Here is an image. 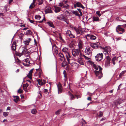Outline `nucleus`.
I'll return each instance as SVG.
<instances>
[{"instance_id":"obj_1","label":"nucleus","mask_w":126,"mask_h":126,"mask_svg":"<svg viewBox=\"0 0 126 126\" xmlns=\"http://www.w3.org/2000/svg\"><path fill=\"white\" fill-rule=\"evenodd\" d=\"M94 63L92 62V63L93 64V67L95 69L94 72L96 76L98 78L100 79L102 76V68L99 65H97L94 64Z\"/></svg>"},{"instance_id":"obj_2","label":"nucleus","mask_w":126,"mask_h":126,"mask_svg":"<svg viewBox=\"0 0 126 126\" xmlns=\"http://www.w3.org/2000/svg\"><path fill=\"white\" fill-rule=\"evenodd\" d=\"M72 53L73 56L75 58H81L82 53L79 49H74L72 51Z\"/></svg>"},{"instance_id":"obj_3","label":"nucleus","mask_w":126,"mask_h":126,"mask_svg":"<svg viewBox=\"0 0 126 126\" xmlns=\"http://www.w3.org/2000/svg\"><path fill=\"white\" fill-rule=\"evenodd\" d=\"M121 26H122L124 27H126V24L122 26L118 25L116 28V31L119 34H122L125 32V30L121 28Z\"/></svg>"},{"instance_id":"obj_4","label":"nucleus","mask_w":126,"mask_h":126,"mask_svg":"<svg viewBox=\"0 0 126 126\" xmlns=\"http://www.w3.org/2000/svg\"><path fill=\"white\" fill-rule=\"evenodd\" d=\"M103 49H104V53L106 55V57H107V56H109V53L111 51V48L109 47H103Z\"/></svg>"},{"instance_id":"obj_5","label":"nucleus","mask_w":126,"mask_h":126,"mask_svg":"<svg viewBox=\"0 0 126 126\" xmlns=\"http://www.w3.org/2000/svg\"><path fill=\"white\" fill-rule=\"evenodd\" d=\"M103 55L102 53L97 54L95 56L96 61L98 62L100 61L103 57Z\"/></svg>"},{"instance_id":"obj_6","label":"nucleus","mask_w":126,"mask_h":126,"mask_svg":"<svg viewBox=\"0 0 126 126\" xmlns=\"http://www.w3.org/2000/svg\"><path fill=\"white\" fill-rule=\"evenodd\" d=\"M110 57L108 55L107 56L105 63V66L106 67H108L110 65Z\"/></svg>"},{"instance_id":"obj_7","label":"nucleus","mask_w":126,"mask_h":126,"mask_svg":"<svg viewBox=\"0 0 126 126\" xmlns=\"http://www.w3.org/2000/svg\"><path fill=\"white\" fill-rule=\"evenodd\" d=\"M85 37H86L87 40H88L87 37L89 38L91 40H95L96 39V37L92 34H87V35H86Z\"/></svg>"},{"instance_id":"obj_8","label":"nucleus","mask_w":126,"mask_h":126,"mask_svg":"<svg viewBox=\"0 0 126 126\" xmlns=\"http://www.w3.org/2000/svg\"><path fill=\"white\" fill-rule=\"evenodd\" d=\"M89 47H87L86 49L85 52L88 55H91L92 50Z\"/></svg>"},{"instance_id":"obj_9","label":"nucleus","mask_w":126,"mask_h":126,"mask_svg":"<svg viewBox=\"0 0 126 126\" xmlns=\"http://www.w3.org/2000/svg\"><path fill=\"white\" fill-rule=\"evenodd\" d=\"M90 46L96 49L98 47L99 45L98 43H91Z\"/></svg>"},{"instance_id":"obj_10","label":"nucleus","mask_w":126,"mask_h":126,"mask_svg":"<svg viewBox=\"0 0 126 126\" xmlns=\"http://www.w3.org/2000/svg\"><path fill=\"white\" fill-rule=\"evenodd\" d=\"M66 16L64 14H61L59 15L57 17V18L59 20H65Z\"/></svg>"},{"instance_id":"obj_11","label":"nucleus","mask_w":126,"mask_h":126,"mask_svg":"<svg viewBox=\"0 0 126 126\" xmlns=\"http://www.w3.org/2000/svg\"><path fill=\"white\" fill-rule=\"evenodd\" d=\"M78 46L79 48L78 49H82L83 47V44L82 41L81 40H79L78 42Z\"/></svg>"},{"instance_id":"obj_12","label":"nucleus","mask_w":126,"mask_h":126,"mask_svg":"<svg viewBox=\"0 0 126 126\" xmlns=\"http://www.w3.org/2000/svg\"><path fill=\"white\" fill-rule=\"evenodd\" d=\"M59 5L61 7H63L64 8H68L69 7V5L67 4H66V5H65L63 4V3L62 1L60 3H59Z\"/></svg>"},{"instance_id":"obj_13","label":"nucleus","mask_w":126,"mask_h":126,"mask_svg":"<svg viewBox=\"0 0 126 126\" xmlns=\"http://www.w3.org/2000/svg\"><path fill=\"white\" fill-rule=\"evenodd\" d=\"M59 56L60 57L59 59L60 60L63 61L65 60V58L64 57V55L63 54L61 53H59L58 54Z\"/></svg>"},{"instance_id":"obj_14","label":"nucleus","mask_w":126,"mask_h":126,"mask_svg":"<svg viewBox=\"0 0 126 126\" xmlns=\"http://www.w3.org/2000/svg\"><path fill=\"white\" fill-rule=\"evenodd\" d=\"M38 84L39 85L41 86L44 84L46 83V81L44 80L38 79L37 80Z\"/></svg>"},{"instance_id":"obj_15","label":"nucleus","mask_w":126,"mask_h":126,"mask_svg":"<svg viewBox=\"0 0 126 126\" xmlns=\"http://www.w3.org/2000/svg\"><path fill=\"white\" fill-rule=\"evenodd\" d=\"M51 8L50 7H48L46 10L45 11V14H47L49 13H52V11L51 10Z\"/></svg>"},{"instance_id":"obj_16","label":"nucleus","mask_w":126,"mask_h":126,"mask_svg":"<svg viewBox=\"0 0 126 126\" xmlns=\"http://www.w3.org/2000/svg\"><path fill=\"white\" fill-rule=\"evenodd\" d=\"M16 42L15 41L13 42V44L11 46V48L13 51H15L16 50Z\"/></svg>"},{"instance_id":"obj_17","label":"nucleus","mask_w":126,"mask_h":126,"mask_svg":"<svg viewBox=\"0 0 126 126\" xmlns=\"http://www.w3.org/2000/svg\"><path fill=\"white\" fill-rule=\"evenodd\" d=\"M34 68L32 69L29 72V74L27 75V76L30 79H32V73L33 72Z\"/></svg>"},{"instance_id":"obj_18","label":"nucleus","mask_w":126,"mask_h":126,"mask_svg":"<svg viewBox=\"0 0 126 126\" xmlns=\"http://www.w3.org/2000/svg\"><path fill=\"white\" fill-rule=\"evenodd\" d=\"M75 30L77 34L81 35L83 33V31L79 29H75Z\"/></svg>"},{"instance_id":"obj_19","label":"nucleus","mask_w":126,"mask_h":126,"mask_svg":"<svg viewBox=\"0 0 126 126\" xmlns=\"http://www.w3.org/2000/svg\"><path fill=\"white\" fill-rule=\"evenodd\" d=\"M58 88V94L61 93L62 92V87L60 85H57Z\"/></svg>"},{"instance_id":"obj_20","label":"nucleus","mask_w":126,"mask_h":126,"mask_svg":"<svg viewBox=\"0 0 126 126\" xmlns=\"http://www.w3.org/2000/svg\"><path fill=\"white\" fill-rule=\"evenodd\" d=\"M78 59V62L81 65H84V62L83 61L81 58H79Z\"/></svg>"},{"instance_id":"obj_21","label":"nucleus","mask_w":126,"mask_h":126,"mask_svg":"<svg viewBox=\"0 0 126 126\" xmlns=\"http://www.w3.org/2000/svg\"><path fill=\"white\" fill-rule=\"evenodd\" d=\"M72 13L73 14L75 15V16L80 17L81 16L78 13V12L77 11H73L72 12Z\"/></svg>"},{"instance_id":"obj_22","label":"nucleus","mask_w":126,"mask_h":126,"mask_svg":"<svg viewBox=\"0 0 126 126\" xmlns=\"http://www.w3.org/2000/svg\"><path fill=\"white\" fill-rule=\"evenodd\" d=\"M93 22L94 21H100L99 18L97 17L94 16L93 17V20H92Z\"/></svg>"},{"instance_id":"obj_23","label":"nucleus","mask_w":126,"mask_h":126,"mask_svg":"<svg viewBox=\"0 0 126 126\" xmlns=\"http://www.w3.org/2000/svg\"><path fill=\"white\" fill-rule=\"evenodd\" d=\"M28 86V84L26 83L25 84H24L23 85V87L24 90L26 92H27V88Z\"/></svg>"},{"instance_id":"obj_24","label":"nucleus","mask_w":126,"mask_h":126,"mask_svg":"<svg viewBox=\"0 0 126 126\" xmlns=\"http://www.w3.org/2000/svg\"><path fill=\"white\" fill-rule=\"evenodd\" d=\"M55 8V11L56 13L59 12L61 10V8L59 7H56Z\"/></svg>"},{"instance_id":"obj_25","label":"nucleus","mask_w":126,"mask_h":126,"mask_svg":"<svg viewBox=\"0 0 126 126\" xmlns=\"http://www.w3.org/2000/svg\"><path fill=\"white\" fill-rule=\"evenodd\" d=\"M62 50L63 52L66 54L68 53V48L66 47H64L62 49Z\"/></svg>"},{"instance_id":"obj_26","label":"nucleus","mask_w":126,"mask_h":126,"mask_svg":"<svg viewBox=\"0 0 126 126\" xmlns=\"http://www.w3.org/2000/svg\"><path fill=\"white\" fill-rule=\"evenodd\" d=\"M47 24L49 25V26H50L51 27L53 28L54 27V26L53 25V23L52 22H47Z\"/></svg>"},{"instance_id":"obj_27","label":"nucleus","mask_w":126,"mask_h":126,"mask_svg":"<svg viewBox=\"0 0 126 126\" xmlns=\"http://www.w3.org/2000/svg\"><path fill=\"white\" fill-rule=\"evenodd\" d=\"M34 3V0H33V2L29 6V8H33L35 6Z\"/></svg>"},{"instance_id":"obj_28","label":"nucleus","mask_w":126,"mask_h":126,"mask_svg":"<svg viewBox=\"0 0 126 126\" xmlns=\"http://www.w3.org/2000/svg\"><path fill=\"white\" fill-rule=\"evenodd\" d=\"M126 72V70H124L122 71L119 75V76L121 78Z\"/></svg>"},{"instance_id":"obj_29","label":"nucleus","mask_w":126,"mask_h":126,"mask_svg":"<svg viewBox=\"0 0 126 126\" xmlns=\"http://www.w3.org/2000/svg\"><path fill=\"white\" fill-rule=\"evenodd\" d=\"M69 94L70 96L71 100H74L75 98L74 96L71 93H69Z\"/></svg>"},{"instance_id":"obj_30","label":"nucleus","mask_w":126,"mask_h":126,"mask_svg":"<svg viewBox=\"0 0 126 126\" xmlns=\"http://www.w3.org/2000/svg\"><path fill=\"white\" fill-rule=\"evenodd\" d=\"M96 13L98 15L99 17H100L101 15L103 14L102 12L100 11H97L96 12Z\"/></svg>"},{"instance_id":"obj_31","label":"nucleus","mask_w":126,"mask_h":126,"mask_svg":"<svg viewBox=\"0 0 126 126\" xmlns=\"http://www.w3.org/2000/svg\"><path fill=\"white\" fill-rule=\"evenodd\" d=\"M71 33V32L70 31L67 30V31L66 32V34L67 36H69Z\"/></svg>"},{"instance_id":"obj_32","label":"nucleus","mask_w":126,"mask_h":126,"mask_svg":"<svg viewBox=\"0 0 126 126\" xmlns=\"http://www.w3.org/2000/svg\"><path fill=\"white\" fill-rule=\"evenodd\" d=\"M19 97L18 96H16V98H14V100L15 102L17 103L19 101Z\"/></svg>"},{"instance_id":"obj_33","label":"nucleus","mask_w":126,"mask_h":126,"mask_svg":"<svg viewBox=\"0 0 126 126\" xmlns=\"http://www.w3.org/2000/svg\"><path fill=\"white\" fill-rule=\"evenodd\" d=\"M27 51V50L25 48H24L22 50L21 53V55H22L24 54Z\"/></svg>"},{"instance_id":"obj_34","label":"nucleus","mask_w":126,"mask_h":126,"mask_svg":"<svg viewBox=\"0 0 126 126\" xmlns=\"http://www.w3.org/2000/svg\"><path fill=\"white\" fill-rule=\"evenodd\" d=\"M15 61L17 63H21L20 61L17 58L15 59Z\"/></svg>"},{"instance_id":"obj_35","label":"nucleus","mask_w":126,"mask_h":126,"mask_svg":"<svg viewBox=\"0 0 126 126\" xmlns=\"http://www.w3.org/2000/svg\"><path fill=\"white\" fill-rule=\"evenodd\" d=\"M66 65V62L65 61H63L62 63V67H64Z\"/></svg>"},{"instance_id":"obj_36","label":"nucleus","mask_w":126,"mask_h":126,"mask_svg":"<svg viewBox=\"0 0 126 126\" xmlns=\"http://www.w3.org/2000/svg\"><path fill=\"white\" fill-rule=\"evenodd\" d=\"M77 6L78 7H80L81 6L82 4L79 2H76Z\"/></svg>"},{"instance_id":"obj_37","label":"nucleus","mask_w":126,"mask_h":126,"mask_svg":"<svg viewBox=\"0 0 126 126\" xmlns=\"http://www.w3.org/2000/svg\"><path fill=\"white\" fill-rule=\"evenodd\" d=\"M9 114V112H3V115L4 117H6Z\"/></svg>"},{"instance_id":"obj_38","label":"nucleus","mask_w":126,"mask_h":126,"mask_svg":"<svg viewBox=\"0 0 126 126\" xmlns=\"http://www.w3.org/2000/svg\"><path fill=\"white\" fill-rule=\"evenodd\" d=\"M61 110V109L58 110L55 112V114L57 115L59 114Z\"/></svg>"},{"instance_id":"obj_39","label":"nucleus","mask_w":126,"mask_h":126,"mask_svg":"<svg viewBox=\"0 0 126 126\" xmlns=\"http://www.w3.org/2000/svg\"><path fill=\"white\" fill-rule=\"evenodd\" d=\"M41 17V16L39 15H36L35 16V18L37 20H39Z\"/></svg>"},{"instance_id":"obj_40","label":"nucleus","mask_w":126,"mask_h":126,"mask_svg":"<svg viewBox=\"0 0 126 126\" xmlns=\"http://www.w3.org/2000/svg\"><path fill=\"white\" fill-rule=\"evenodd\" d=\"M79 65L78 64L76 63H74L73 65V66H76V68H78Z\"/></svg>"},{"instance_id":"obj_41","label":"nucleus","mask_w":126,"mask_h":126,"mask_svg":"<svg viewBox=\"0 0 126 126\" xmlns=\"http://www.w3.org/2000/svg\"><path fill=\"white\" fill-rule=\"evenodd\" d=\"M31 112L33 114H34L36 113V110L35 109H34L32 110Z\"/></svg>"},{"instance_id":"obj_42","label":"nucleus","mask_w":126,"mask_h":126,"mask_svg":"<svg viewBox=\"0 0 126 126\" xmlns=\"http://www.w3.org/2000/svg\"><path fill=\"white\" fill-rule=\"evenodd\" d=\"M25 61L26 63H27V64H29H29L30 63V61H29V58H27V59H25Z\"/></svg>"},{"instance_id":"obj_43","label":"nucleus","mask_w":126,"mask_h":126,"mask_svg":"<svg viewBox=\"0 0 126 126\" xmlns=\"http://www.w3.org/2000/svg\"><path fill=\"white\" fill-rule=\"evenodd\" d=\"M81 55V57H84L85 58V59L86 60H88L90 59V58L89 57H88L84 55H83L82 54Z\"/></svg>"},{"instance_id":"obj_44","label":"nucleus","mask_w":126,"mask_h":126,"mask_svg":"<svg viewBox=\"0 0 126 126\" xmlns=\"http://www.w3.org/2000/svg\"><path fill=\"white\" fill-rule=\"evenodd\" d=\"M38 4L39 5H41L43 4V0H38Z\"/></svg>"},{"instance_id":"obj_45","label":"nucleus","mask_w":126,"mask_h":126,"mask_svg":"<svg viewBox=\"0 0 126 126\" xmlns=\"http://www.w3.org/2000/svg\"><path fill=\"white\" fill-rule=\"evenodd\" d=\"M30 40H28L27 41H24V44L25 45H28L30 42Z\"/></svg>"},{"instance_id":"obj_46","label":"nucleus","mask_w":126,"mask_h":126,"mask_svg":"<svg viewBox=\"0 0 126 126\" xmlns=\"http://www.w3.org/2000/svg\"><path fill=\"white\" fill-rule=\"evenodd\" d=\"M69 36L71 38H74L75 37V36L74 35L72 34L71 33L70 34Z\"/></svg>"},{"instance_id":"obj_47","label":"nucleus","mask_w":126,"mask_h":126,"mask_svg":"<svg viewBox=\"0 0 126 126\" xmlns=\"http://www.w3.org/2000/svg\"><path fill=\"white\" fill-rule=\"evenodd\" d=\"M32 32L30 30H28L26 32V34H32Z\"/></svg>"},{"instance_id":"obj_48","label":"nucleus","mask_w":126,"mask_h":126,"mask_svg":"<svg viewBox=\"0 0 126 126\" xmlns=\"http://www.w3.org/2000/svg\"><path fill=\"white\" fill-rule=\"evenodd\" d=\"M61 1H62L63 3V4H66L68 2L67 0H62Z\"/></svg>"},{"instance_id":"obj_49","label":"nucleus","mask_w":126,"mask_h":126,"mask_svg":"<svg viewBox=\"0 0 126 126\" xmlns=\"http://www.w3.org/2000/svg\"><path fill=\"white\" fill-rule=\"evenodd\" d=\"M77 10L79 12L80 14V16H82V13L81 11V10L80 9H77Z\"/></svg>"},{"instance_id":"obj_50","label":"nucleus","mask_w":126,"mask_h":126,"mask_svg":"<svg viewBox=\"0 0 126 126\" xmlns=\"http://www.w3.org/2000/svg\"><path fill=\"white\" fill-rule=\"evenodd\" d=\"M39 72L38 73V75L39 77V78H40L41 77V75L42 74V72L41 70H40V71H39Z\"/></svg>"},{"instance_id":"obj_51","label":"nucleus","mask_w":126,"mask_h":126,"mask_svg":"<svg viewBox=\"0 0 126 126\" xmlns=\"http://www.w3.org/2000/svg\"><path fill=\"white\" fill-rule=\"evenodd\" d=\"M66 59L67 60V61H68L69 63H71V60L70 59V58H68L67 56H66Z\"/></svg>"},{"instance_id":"obj_52","label":"nucleus","mask_w":126,"mask_h":126,"mask_svg":"<svg viewBox=\"0 0 126 126\" xmlns=\"http://www.w3.org/2000/svg\"><path fill=\"white\" fill-rule=\"evenodd\" d=\"M48 90L47 89H45L44 90L43 92L45 94H47L48 93Z\"/></svg>"},{"instance_id":"obj_53","label":"nucleus","mask_w":126,"mask_h":126,"mask_svg":"<svg viewBox=\"0 0 126 126\" xmlns=\"http://www.w3.org/2000/svg\"><path fill=\"white\" fill-rule=\"evenodd\" d=\"M81 115H80L78 114V115H74L73 116H72L71 117H81Z\"/></svg>"},{"instance_id":"obj_54","label":"nucleus","mask_w":126,"mask_h":126,"mask_svg":"<svg viewBox=\"0 0 126 126\" xmlns=\"http://www.w3.org/2000/svg\"><path fill=\"white\" fill-rule=\"evenodd\" d=\"M66 56H67L68 58H71V56L68 52L66 54Z\"/></svg>"},{"instance_id":"obj_55","label":"nucleus","mask_w":126,"mask_h":126,"mask_svg":"<svg viewBox=\"0 0 126 126\" xmlns=\"http://www.w3.org/2000/svg\"><path fill=\"white\" fill-rule=\"evenodd\" d=\"M22 90L20 89H19L18 90V93H21L22 92Z\"/></svg>"},{"instance_id":"obj_56","label":"nucleus","mask_w":126,"mask_h":126,"mask_svg":"<svg viewBox=\"0 0 126 126\" xmlns=\"http://www.w3.org/2000/svg\"><path fill=\"white\" fill-rule=\"evenodd\" d=\"M45 20V17H44V18H43V20H42L41 21H38V22H39V23H42L43 22V21H44Z\"/></svg>"},{"instance_id":"obj_57","label":"nucleus","mask_w":126,"mask_h":126,"mask_svg":"<svg viewBox=\"0 0 126 126\" xmlns=\"http://www.w3.org/2000/svg\"><path fill=\"white\" fill-rule=\"evenodd\" d=\"M59 38L61 40H62V41L64 42V40L62 38V37L61 36H59Z\"/></svg>"},{"instance_id":"obj_58","label":"nucleus","mask_w":126,"mask_h":126,"mask_svg":"<svg viewBox=\"0 0 126 126\" xmlns=\"http://www.w3.org/2000/svg\"><path fill=\"white\" fill-rule=\"evenodd\" d=\"M94 94V93H89V92H88L87 94L89 96H92Z\"/></svg>"},{"instance_id":"obj_59","label":"nucleus","mask_w":126,"mask_h":126,"mask_svg":"<svg viewBox=\"0 0 126 126\" xmlns=\"http://www.w3.org/2000/svg\"><path fill=\"white\" fill-rule=\"evenodd\" d=\"M116 57H114L112 59V61H115L116 60Z\"/></svg>"},{"instance_id":"obj_60","label":"nucleus","mask_w":126,"mask_h":126,"mask_svg":"<svg viewBox=\"0 0 126 126\" xmlns=\"http://www.w3.org/2000/svg\"><path fill=\"white\" fill-rule=\"evenodd\" d=\"M23 64L25 66H29V64H25V63H23Z\"/></svg>"},{"instance_id":"obj_61","label":"nucleus","mask_w":126,"mask_h":126,"mask_svg":"<svg viewBox=\"0 0 126 126\" xmlns=\"http://www.w3.org/2000/svg\"><path fill=\"white\" fill-rule=\"evenodd\" d=\"M29 20L30 21V22L32 23H33V22H34V21H33V20H31L30 19H29Z\"/></svg>"},{"instance_id":"obj_62","label":"nucleus","mask_w":126,"mask_h":126,"mask_svg":"<svg viewBox=\"0 0 126 126\" xmlns=\"http://www.w3.org/2000/svg\"><path fill=\"white\" fill-rule=\"evenodd\" d=\"M87 100H88L91 101V98L90 97H88L87 98Z\"/></svg>"},{"instance_id":"obj_63","label":"nucleus","mask_w":126,"mask_h":126,"mask_svg":"<svg viewBox=\"0 0 126 126\" xmlns=\"http://www.w3.org/2000/svg\"><path fill=\"white\" fill-rule=\"evenodd\" d=\"M13 1V0H10L9 1V4H10Z\"/></svg>"},{"instance_id":"obj_64","label":"nucleus","mask_w":126,"mask_h":126,"mask_svg":"<svg viewBox=\"0 0 126 126\" xmlns=\"http://www.w3.org/2000/svg\"><path fill=\"white\" fill-rule=\"evenodd\" d=\"M10 110V108L9 107H8L7 108L6 110Z\"/></svg>"}]
</instances>
